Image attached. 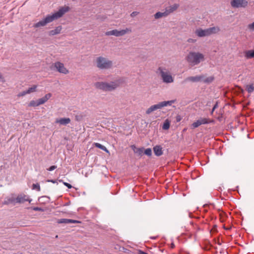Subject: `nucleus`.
<instances>
[{
  "label": "nucleus",
  "instance_id": "1",
  "mask_svg": "<svg viewBox=\"0 0 254 254\" xmlns=\"http://www.w3.org/2000/svg\"><path fill=\"white\" fill-rule=\"evenodd\" d=\"M69 10V8L67 6H64L61 7L58 11L55 12L52 15L47 16L45 19L40 21L34 25L35 27H39L40 26H44L47 23L53 21L55 19H58L61 17L65 12Z\"/></svg>",
  "mask_w": 254,
  "mask_h": 254
},
{
  "label": "nucleus",
  "instance_id": "2",
  "mask_svg": "<svg viewBox=\"0 0 254 254\" xmlns=\"http://www.w3.org/2000/svg\"><path fill=\"white\" fill-rule=\"evenodd\" d=\"M204 60V56L199 53H190L187 57L188 62L193 65L199 64Z\"/></svg>",
  "mask_w": 254,
  "mask_h": 254
},
{
  "label": "nucleus",
  "instance_id": "3",
  "mask_svg": "<svg viewBox=\"0 0 254 254\" xmlns=\"http://www.w3.org/2000/svg\"><path fill=\"white\" fill-rule=\"evenodd\" d=\"M97 88L102 89L105 91H111L116 88L118 85L112 83L109 84L105 82H97L95 84Z\"/></svg>",
  "mask_w": 254,
  "mask_h": 254
},
{
  "label": "nucleus",
  "instance_id": "4",
  "mask_svg": "<svg viewBox=\"0 0 254 254\" xmlns=\"http://www.w3.org/2000/svg\"><path fill=\"white\" fill-rule=\"evenodd\" d=\"M173 103H174V101H173V100L168 101H163V102H160L158 104L151 106L150 108H149L147 110L146 113L147 114H149L153 111H154L158 109H160L163 107L167 106L168 105H171Z\"/></svg>",
  "mask_w": 254,
  "mask_h": 254
},
{
  "label": "nucleus",
  "instance_id": "5",
  "mask_svg": "<svg viewBox=\"0 0 254 254\" xmlns=\"http://www.w3.org/2000/svg\"><path fill=\"white\" fill-rule=\"evenodd\" d=\"M52 96L51 93L47 94L44 97L38 99L37 101L32 100L31 101L28 106L29 107H36L40 105L44 104L48 99H49Z\"/></svg>",
  "mask_w": 254,
  "mask_h": 254
},
{
  "label": "nucleus",
  "instance_id": "6",
  "mask_svg": "<svg viewBox=\"0 0 254 254\" xmlns=\"http://www.w3.org/2000/svg\"><path fill=\"white\" fill-rule=\"evenodd\" d=\"M97 62L98 67L101 68H109L112 64L111 62L101 57L98 58Z\"/></svg>",
  "mask_w": 254,
  "mask_h": 254
},
{
  "label": "nucleus",
  "instance_id": "7",
  "mask_svg": "<svg viewBox=\"0 0 254 254\" xmlns=\"http://www.w3.org/2000/svg\"><path fill=\"white\" fill-rule=\"evenodd\" d=\"M131 32V30L128 28H126L125 30L118 31L117 30H113L108 31L106 33V35H115L116 36H120L125 35L127 32Z\"/></svg>",
  "mask_w": 254,
  "mask_h": 254
},
{
  "label": "nucleus",
  "instance_id": "8",
  "mask_svg": "<svg viewBox=\"0 0 254 254\" xmlns=\"http://www.w3.org/2000/svg\"><path fill=\"white\" fill-rule=\"evenodd\" d=\"M246 0H232L231 4L233 7H245L248 5Z\"/></svg>",
  "mask_w": 254,
  "mask_h": 254
},
{
  "label": "nucleus",
  "instance_id": "9",
  "mask_svg": "<svg viewBox=\"0 0 254 254\" xmlns=\"http://www.w3.org/2000/svg\"><path fill=\"white\" fill-rule=\"evenodd\" d=\"M213 122V120H211L207 118H201L196 122H194L191 125V127L192 128H195L199 127V126L203 124H206L208 123H210Z\"/></svg>",
  "mask_w": 254,
  "mask_h": 254
},
{
  "label": "nucleus",
  "instance_id": "10",
  "mask_svg": "<svg viewBox=\"0 0 254 254\" xmlns=\"http://www.w3.org/2000/svg\"><path fill=\"white\" fill-rule=\"evenodd\" d=\"M16 202L18 203H24L25 201H28L30 203L32 201V199L29 198L28 195H26L24 194H18L16 197Z\"/></svg>",
  "mask_w": 254,
  "mask_h": 254
},
{
  "label": "nucleus",
  "instance_id": "11",
  "mask_svg": "<svg viewBox=\"0 0 254 254\" xmlns=\"http://www.w3.org/2000/svg\"><path fill=\"white\" fill-rule=\"evenodd\" d=\"M159 70L160 71L164 82L166 83H171L173 81V78L170 74H168L167 72L163 71L161 69V67L159 68Z\"/></svg>",
  "mask_w": 254,
  "mask_h": 254
},
{
  "label": "nucleus",
  "instance_id": "12",
  "mask_svg": "<svg viewBox=\"0 0 254 254\" xmlns=\"http://www.w3.org/2000/svg\"><path fill=\"white\" fill-rule=\"evenodd\" d=\"M55 67L60 72L66 74L68 72V70L64 67V64L57 62L55 64Z\"/></svg>",
  "mask_w": 254,
  "mask_h": 254
},
{
  "label": "nucleus",
  "instance_id": "13",
  "mask_svg": "<svg viewBox=\"0 0 254 254\" xmlns=\"http://www.w3.org/2000/svg\"><path fill=\"white\" fill-rule=\"evenodd\" d=\"M195 34L200 37L208 36H209V33L208 31V29L203 30L202 29H198L195 31Z\"/></svg>",
  "mask_w": 254,
  "mask_h": 254
},
{
  "label": "nucleus",
  "instance_id": "14",
  "mask_svg": "<svg viewBox=\"0 0 254 254\" xmlns=\"http://www.w3.org/2000/svg\"><path fill=\"white\" fill-rule=\"evenodd\" d=\"M59 224L60 223H80V221L75 220L69 219H59L57 221Z\"/></svg>",
  "mask_w": 254,
  "mask_h": 254
},
{
  "label": "nucleus",
  "instance_id": "15",
  "mask_svg": "<svg viewBox=\"0 0 254 254\" xmlns=\"http://www.w3.org/2000/svg\"><path fill=\"white\" fill-rule=\"evenodd\" d=\"M16 203H17L16 197H14L13 195L7 198L6 200L3 202V204H12L13 205H15Z\"/></svg>",
  "mask_w": 254,
  "mask_h": 254
},
{
  "label": "nucleus",
  "instance_id": "16",
  "mask_svg": "<svg viewBox=\"0 0 254 254\" xmlns=\"http://www.w3.org/2000/svg\"><path fill=\"white\" fill-rule=\"evenodd\" d=\"M179 7V4H174L172 6H170L166 8V11L167 12L168 14L169 15L170 13L174 12Z\"/></svg>",
  "mask_w": 254,
  "mask_h": 254
},
{
  "label": "nucleus",
  "instance_id": "17",
  "mask_svg": "<svg viewBox=\"0 0 254 254\" xmlns=\"http://www.w3.org/2000/svg\"><path fill=\"white\" fill-rule=\"evenodd\" d=\"M203 76H190L187 78V80L192 82H198L203 78Z\"/></svg>",
  "mask_w": 254,
  "mask_h": 254
},
{
  "label": "nucleus",
  "instance_id": "18",
  "mask_svg": "<svg viewBox=\"0 0 254 254\" xmlns=\"http://www.w3.org/2000/svg\"><path fill=\"white\" fill-rule=\"evenodd\" d=\"M57 123H59L61 125H67L70 122V120L69 118H62L59 120H57L56 122Z\"/></svg>",
  "mask_w": 254,
  "mask_h": 254
},
{
  "label": "nucleus",
  "instance_id": "19",
  "mask_svg": "<svg viewBox=\"0 0 254 254\" xmlns=\"http://www.w3.org/2000/svg\"><path fill=\"white\" fill-rule=\"evenodd\" d=\"M209 36L218 33L220 31V28L218 27H213L209 28H207Z\"/></svg>",
  "mask_w": 254,
  "mask_h": 254
},
{
  "label": "nucleus",
  "instance_id": "20",
  "mask_svg": "<svg viewBox=\"0 0 254 254\" xmlns=\"http://www.w3.org/2000/svg\"><path fill=\"white\" fill-rule=\"evenodd\" d=\"M153 150L155 154L157 156H160L163 153L162 148L159 146H156L154 147Z\"/></svg>",
  "mask_w": 254,
  "mask_h": 254
},
{
  "label": "nucleus",
  "instance_id": "21",
  "mask_svg": "<svg viewBox=\"0 0 254 254\" xmlns=\"http://www.w3.org/2000/svg\"><path fill=\"white\" fill-rule=\"evenodd\" d=\"M62 26H59L57 27L55 30L50 31V34L51 35H54L59 34L60 33L61 31L62 30Z\"/></svg>",
  "mask_w": 254,
  "mask_h": 254
},
{
  "label": "nucleus",
  "instance_id": "22",
  "mask_svg": "<svg viewBox=\"0 0 254 254\" xmlns=\"http://www.w3.org/2000/svg\"><path fill=\"white\" fill-rule=\"evenodd\" d=\"M245 56L248 59L254 58V50H249L245 52Z\"/></svg>",
  "mask_w": 254,
  "mask_h": 254
},
{
  "label": "nucleus",
  "instance_id": "23",
  "mask_svg": "<svg viewBox=\"0 0 254 254\" xmlns=\"http://www.w3.org/2000/svg\"><path fill=\"white\" fill-rule=\"evenodd\" d=\"M168 15V14L167 13V12L165 10V11L164 12H157L155 14L154 16H155V18L156 19H158V18H161V17H163V16H166Z\"/></svg>",
  "mask_w": 254,
  "mask_h": 254
},
{
  "label": "nucleus",
  "instance_id": "24",
  "mask_svg": "<svg viewBox=\"0 0 254 254\" xmlns=\"http://www.w3.org/2000/svg\"><path fill=\"white\" fill-rule=\"evenodd\" d=\"M93 145L98 148H100V149L105 151V152H106L107 153L109 152L108 150L106 148V147L105 146L102 145V144H101L99 143H94Z\"/></svg>",
  "mask_w": 254,
  "mask_h": 254
},
{
  "label": "nucleus",
  "instance_id": "25",
  "mask_svg": "<svg viewBox=\"0 0 254 254\" xmlns=\"http://www.w3.org/2000/svg\"><path fill=\"white\" fill-rule=\"evenodd\" d=\"M220 221L221 222H224L226 219V214L223 211H221L219 213Z\"/></svg>",
  "mask_w": 254,
  "mask_h": 254
},
{
  "label": "nucleus",
  "instance_id": "26",
  "mask_svg": "<svg viewBox=\"0 0 254 254\" xmlns=\"http://www.w3.org/2000/svg\"><path fill=\"white\" fill-rule=\"evenodd\" d=\"M246 90L250 93L253 92L254 90V84H251L246 86Z\"/></svg>",
  "mask_w": 254,
  "mask_h": 254
},
{
  "label": "nucleus",
  "instance_id": "27",
  "mask_svg": "<svg viewBox=\"0 0 254 254\" xmlns=\"http://www.w3.org/2000/svg\"><path fill=\"white\" fill-rule=\"evenodd\" d=\"M170 127V122L168 120H166L163 124L162 128L165 130L168 129Z\"/></svg>",
  "mask_w": 254,
  "mask_h": 254
},
{
  "label": "nucleus",
  "instance_id": "28",
  "mask_svg": "<svg viewBox=\"0 0 254 254\" xmlns=\"http://www.w3.org/2000/svg\"><path fill=\"white\" fill-rule=\"evenodd\" d=\"M217 232V225H214L210 231V233L211 235H213L216 234Z\"/></svg>",
  "mask_w": 254,
  "mask_h": 254
},
{
  "label": "nucleus",
  "instance_id": "29",
  "mask_svg": "<svg viewBox=\"0 0 254 254\" xmlns=\"http://www.w3.org/2000/svg\"><path fill=\"white\" fill-rule=\"evenodd\" d=\"M37 86V85H33L31 87L29 88L26 91L27 94H30L32 92H35L36 90Z\"/></svg>",
  "mask_w": 254,
  "mask_h": 254
},
{
  "label": "nucleus",
  "instance_id": "30",
  "mask_svg": "<svg viewBox=\"0 0 254 254\" xmlns=\"http://www.w3.org/2000/svg\"><path fill=\"white\" fill-rule=\"evenodd\" d=\"M32 189L33 190H36L38 191L40 190V185L38 184H34L32 185Z\"/></svg>",
  "mask_w": 254,
  "mask_h": 254
},
{
  "label": "nucleus",
  "instance_id": "31",
  "mask_svg": "<svg viewBox=\"0 0 254 254\" xmlns=\"http://www.w3.org/2000/svg\"><path fill=\"white\" fill-rule=\"evenodd\" d=\"M144 153L148 156H150L152 153L151 149L150 148L145 149L144 151Z\"/></svg>",
  "mask_w": 254,
  "mask_h": 254
},
{
  "label": "nucleus",
  "instance_id": "32",
  "mask_svg": "<svg viewBox=\"0 0 254 254\" xmlns=\"http://www.w3.org/2000/svg\"><path fill=\"white\" fill-rule=\"evenodd\" d=\"M213 79H214L213 77H208V78H206L204 80V82H206V83L211 82H212L213 81Z\"/></svg>",
  "mask_w": 254,
  "mask_h": 254
},
{
  "label": "nucleus",
  "instance_id": "33",
  "mask_svg": "<svg viewBox=\"0 0 254 254\" xmlns=\"http://www.w3.org/2000/svg\"><path fill=\"white\" fill-rule=\"evenodd\" d=\"M27 94V91H23V92L19 93L17 96H18V97H21V96H23Z\"/></svg>",
  "mask_w": 254,
  "mask_h": 254
},
{
  "label": "nucleus",
  "instance_id": "34",
  "mask_svg": "<svg viewBox=\"0 0 254 254\" xmlns=\"http://www.w3.org/2000/svg\"><path fill=\"white\" fill-rule=\"evenodd\" d=\"M56 168H57V166L53 165V166H51L50 168H48L47 170L49 171H52Z\"/></svg>",
  "mask_w": 254,
  "mask_h": 254
},
{
  "label": "nucleus",
  "instance_id": "35",
  "mask_svg": "<svg viewBox=\"0 0 254 254\" xmlns=\"http://www.w3.org/2000/svg\"><path fill=\"white\" fill-rule=\"evenodd\" d=\"M63 184H64V186H65L66 187H67L68 189H71V188H72V186H71L70 184H68V183H66V182H63Z\"/></svg>",
  "mask_w": 254,
  "mask_h": 254
},
{
  "label": "nucleus",
  "instance_id": "36",
  "mask_svg": "<svg viewBox=\"0 0 254 254\" xmlns=\"http://www.w3.org/2000/svg\"><path fill=\"white\" fill-rule=\"evenodd\" d=\"M248 27L250 29H254V22L253 23L249 24L248 25Z\"/></svg>",
  "mask_w": 254,
  "mask_h": 254
},
{
  "label": "nucleus",
  "instance_id": "37",
  "mask_svg": "<svg viewBox=\"0 0 254 254\" xmlns=\"http://www.w3.org/2000/svg\"><path fill=\"white\" fill-rule=\"evenodd\" d=\"M33 210L35 211H41L42 210V209L38 207H35L33 208Z\"/></svg>",
  "mask_w": 254,
  "mask_h": 254
},
{
  "label": "nucleus",
  "instance_id": "38",
  "mask_svg": "<svg viewBox=\"0 0 254 254\" xmlns=\"http://www.w3.org/2000/svg\"><path fill=\"white\" fill-rule=\"evenodd\" d=\"M223 228L225 229V230H229L231 229L232 228V226H229V227H226L225 225L223 226Z\"/></svg>",
  "mask_w": 254,
  "mask_h": 254
},
{
  "label": "nucleus",
  "instance_id": "39",
  "mask_svg": "<svg viewBox=\"0 0 254 254\" xmlns=\"http://www.w3.org/2000/svg\"><path fill=\"white\" fill-rule=\"evenodd\" d=\"M138 12H136V11L133 12L131 14V16L132 17H133V16H135V15H137V14H138Z\"/></svg>",
  "mask_w": 254,
  "mask_h": 254
},
{
  "label": "nucleus",
  "instance_id": "40",
  "mask_svg": "<svg viewBox=\"0 0 254 254\" xmlns=\"http://www.w3.org/2000/svg\"><path fill=\"white\" fill-rule=\"evenodd\" d=\"M188 41L189 42H194L195 41V40L192 39H189Z\"/></svg>",
  "mask_w": 254,
  "mask_h": 254
},
{
  "label": "nucleus",
  "instance_id": "41",
  "mask_svg": "<svg viewBox=\"0 0 254 254\" xmlns=\"http://www.w3.org/2000/svg\"><path fill=\"white\" fill-rule=\"evenodd\" d=\"M171 247H172V248H174L175 247V245L174 244H172Z\"/></svg>",
  "mask_w": 254,
  "mask_h": 254
},
{
  "label": "nucleus",
  "instance_id": "42",
  "mask_svg": "<svg viewBox=\"0 0 254 254\" xmlns=\"http://www.w3.org/2000/svg\"><path fill=\"white\" fill-rule=\"evenodd\" d=\"M180 121L179 118H178V119H177V121Z\"/></svg>",
  "mask_w": 254,
  "mask_h": 254
},
{
  "label": "nucleus",
  "instance_id": "43",
  "mask_svg": "<svg viewBox=\"0 0 254 254\" xmlns=\"http://www.w3.org/2000/svg\"><path fill=\"white\" fill-rule=\"evenodd\" d=\"M180 121L179 118H178V119H177V121Z\"/></svg>",
  "mask_w": 254,
  "mask_h": 254
},
{
  "label": "nucleus",
  "instance_id": "44",
  "mask_svg": "<svg viewBox=\"0 0 254 254\" xmlns=\"http://www.w3.org/2000/svg\"><path fill=\"white\" fill-rule=\"evenodd\" d=\"M1 78V75L0 74V78Z\"/></svg>",
  "mask_w": 254,
  "mask_h": 254
}]
</instances>
